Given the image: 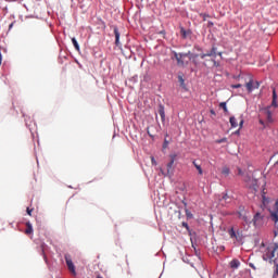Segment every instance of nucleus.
<instances>
[{"label": "nucleus", "mask_w": 278, "mask_h": 278, "mask_svg": "<svg viewBox=\"0 0 278 278\" xmlns=\"http://www.w3.org/2000/svg\"><path fill=\"white\" fill-rule=\"evenodd\" d=\"M174 58L178 66H188V64H190V60L197 64V58H199V54H192L190 51L188 53L174 52Z\"/></svg>", "instance_id": "f257e3e1"}, {"label": "nucleus", "mask_w": 278, "mask_h": 278, "mask_svg": "<svg viewBox=\"0 0 278 278\" xmlns=\"http://www.w3.org/2000/svg\"><path fill=\"white\" fill-rule=\"evenodd\" d=\"M273 108H277V91L273 90V101L271 105L263 109V114L267 123H273Z\"/></svg>", "instance_id": "f03ea898"}, {"label": "nucleus", "mask_w": 278, "mask_h": 278, "mask_svg": "<svg viewBox=\"0 0 278 278\" xmlns=\"http://www.w3.org/2000/svg\"><path fill=\"white\" fill-rule=\"evenodd\" d=\"M244 182H245L247 188H249V190H251V192H257V188H260L257 179H255L251 176H245Z\"/></svg>", "instance_id": "7ed1b4c3"}, {"label": "nucleus", "mask_w": 278, "mask_h": 278, "mask_svg": "<svg viewBox=\"0 0 278 278\" xmlns=\"http://www.w3.org/2000/svg\"><path fill=\"white\" fill-rule=\"evenodd\" d=\"M65 262L70 273H72L74 277H77V271L75 270V264H73V258L71 257V254H65Z\"/></svg>", "instance_id": "20e7f679"}, {"label": "nucleus", "mask_w": 278, "mask_h": 278, "mask_svg": "<svg viewBox=\"0 0 278 278\" xmlns=\"http://www.w3.org/2000/svg\"><path fill=\"white\" fill-rule=\"evenodd\" d=\"M270 218L274 220L276 227H278V199L276 200L274 207L269 210Z\"/></svg>", "instance_id": "39448f33"}, {"label": "nucleus", "mask_w": 278, "mask_h": 278, "mask_svg": "<svg viewBox=\"0 0 278 278\" xmlns=\"http://www.w3.org/2000/svg\"><path fill=\"white\" fill-rule=\"evenodd\" d=\"M252 223H253L254 227H262V225H264V215H262V213L257 212L254 215Z\"/></svg>", "instance_id": "423d86ee"}, {"label": "nucleus", "mask_w": 278, "mask_h": 278, "mask_svg": "<svg viewBox=\"0 0 278 278\" xmlns=\"http://www.w3.org/2000/svg\"><path fill=\"white\" fill-rule=\"evenodd\" d=\"M275 253H277V247L270 245L266 249L265 257H267V260H275Z\"/></svg>", "instance_id": "0eeeda50"}, {"label": "nucleus", "mask_w": 278, "mask_h": 278, "mask_svg": "<svg viewBox=\"0 0 278 278\" xmlns=\"http://www.w3.org/2000/svg\"><path fill=\"white\" fill-rule=\"evenodd\" d=\"M245 88L248 92H251L252 90H257V88H260V81H253V79H250L249 83L245 84Z\"/></svg>", "instance_id": "6e6552de"}, {"label": "nucleus", "mask_w": 278, "mask_h": 278, "mask_svg": "<svg viewBox=\"0 0 278 278\" xmlns=\"http://www.w3.org/2000/svg\"><path fill=\"white\" fill-rule=\"evenodd\" d=\"M169 157H170V162L167 164V175H173V165L175 164L177 154H170Z\"/></svg>", "instance_id": "1a4fd4ad"}, {"label": "nucleus", "mask_w": 278, "mask_h": 278, "mask_svg": "<svg viewBox=\"0 0 278 278\" xmlns=\"http://www.w3.org/2000/svg\"><path fill=\"white\" fill-rule=\"evenodd\" d=\"M216 47H213L210 52L200 54L201 60H205V58H216Z\"/></svg>", "instance_id": "9d476101"}, {"label": "nucleus", "mask_w": 278, "mask_h": 278, "mask_svg": "<svg viewBox=\"0 0 278 278\" xmlns=\"http://www.w3.org/2000/svg\"><path fill=\"white\" fill-rule=\"evenodd\" d=\"M228 233L230 238H235L237 242H242V235H240V232L236 233V230H233V228H230Z\"/></svg>", "instance_id": "9b49d317"}, {"label": "nucleus", "mask_w": 278, "mask_h": 278, "mask_svg": "<svg viewBox=\"0 0 278 278\" xmlns=\"http://www.w3.org/2000/svg\"><path fill=\"white\" fill-rule=\"evenodd\" d=\"M113 31L115 35V46L121 47V31H118V27L115 26Z\"/></svg>", "instance_id": "f8f14e48"}, {"label": "nucleus", "mask_w": 278, "mask_h": 278, "mask_svg": "<svg viewBox=\"0 0 278 278\" xmlns=\"http://www.w3.org/2000/svg\"><path fill=\"white\" fill-rule=\"evenodd\" d=\"M159 115L161 116L162 122L164 123L166 121V113L164 111V105H159Z\"/></svg>", "instance_id": "ddd939ff"}, {"label": "nucleus", "mask_w": 278, "mask_h": 278, "mask_svg": "<svg viewBox=\"0 0 278 278\" xmlns=\"http://www.w3.org/2000/svg\"><path fill=\"white\" fill-rule=\"evenodd\" d=\"M25 233H26V236L34 233V227L31 226V223H29V222L26 223Z\"/></svg>", "instance_id": "4468645a"}, {"label": "nucleus", "mask_w": 278, "mask_h": 278, "mask_svg": "<svg viewBox=\"0 0 278 278\" xmlns=\"http://www.w3.org/2000/svg\"><path fill=\"white\" fill-rule=\"evenodd\" d=\"M239 218H241V220L244 222L245 225H249L251 223L249 217L244 213H242V212L239 213Z\"/></svg>", "instance_id": "2eb2a0df"}, {"label": "nucleus", "mask_w": 278, "mask_h": 278, "mask_svg": "<svg viewBox=\"0 0 278 278\" xmlns=\"http://www.w3.org/2000/svg\"><path fill=\"white\" fill-rule=\"evenodd\" d=\"M230 268H233V269L240 268V261H238L237 258L232 260L230 262Z\"/></svg>", "instance_id": "dca6fc26"}, {"label": "nucleus", "mask_w": 278, "mask_h": 278, "mask_svg": "<svg viewBox=\"0 0 278 278\" xmlns=\"http://www.w3.org/2000/svg\"><path fill=\"white\" fill-rule=\"evenodd\" d=\"M194 168H197L199 175H203V168L201 167V165H199V163H197V161L192 162Z\"/></svg>", "instance_id": "f3484780"}, {"label": "nucleus", "mask_w": 278, "mask_h": 278, "mask_svg": "<svg viewBox=\"0 0 278 278\" xmlns=\"http://www.w3.org/2000/svg\"><path fill=\"white\" fill-rule=\"evenodd\" d=\"M229 123H230V125H231L232 128L238 127V119H236V117L231 116V117L229 118Z\"/></svg>", "instance_id": "a211bd4d"}, {"label": "nucleus", "mask_w": 278, "mask_h": 278, "mask_svg": "<svg viewBox=\"0 0 278 278\" xmlns=\"http://www.w3.org/2000/svg\"><path fill=\"white\" fill-rule=\"evenodd\" d=\"M72 42H73V46L76 49V51H80L79 43L77 42V39L75 37L72 38Z\"/></svg>", "instance_id": "6ab92c4d"}, {"label": "nucleus", "mask_w": 278, "mask_h": 278, "mask_svg": "<svg viewBox=\"0 0 278 278\" xmlns=\"http://www.w3.org/2000/svg\"><path fill=\"white\" fill-rule=\"evenodd\" d=\"M219 108H222L224 110V112H226V113L229 112V110H227V102H220Z\"/></svg>", "instance_id": "aec40b11"}, {"label": "nucleus", "mask_w": 278, "mask_h": 278, "mask_svg": "<svg viewBox=\"0 0 278 278\" xmlns=\"http://www.w3.org/2000/svg\"><path fill=\"white\" fill-rule=\"evenodd\" d=\"M274 268H275V270H274L273 278H277L278 277V263H275Z\"/></svg>", "instance_id": "412c9836"}, {"label": "nucleus", "mask_w": 278, "mask_h": 278, "mask_svg": "<svg viewBox=\"0 0 278 278\" xmlns=\"http://www.w3.org/2000/svg\"><path fill=\"white\" fill-rule=\"evenodd\" d=\"M266 193L265 192H263V195H262V199H263V205L264 206H266V204L267 203H269V200H268V198H266V195H265Z\"/></svg>", "instance_id": "4be33fe9"}, {"label": "nucleus", "mask_w": 278, "mask_h": 278, "mask_svg": "<svg viewBox=\"0 0 278 278\" xmlns=\"http://www.w3.org/2000/svg\"><path fill=\"white\" fill-rule=\"evenodd\" d=\"M223 201H231V198L229 197V194L224 193V195L222 197Z\"/></svg>", "instance_id": "5701e85b"}, {"label": "nucleus", "mask_w": 278, "mask_h": 278, "mask_svg": "<svg viewBox=\"0 0 278 278\" xmlns=\"http://www.w3.org/2000/svg\"><path fill=\"white\" fill-rule=\"evenodd\" d=\"M213 62V66H215V68H218V66H220V63L217 62L215 59H212Z\"/></svg>", "instance_id": "b1692460"}, {"label": "nucleus", "mask_w": 278, "mask_h": 278, "mask_svg": "<svg viewBox=\"0 0 278 278\" xmlns=\"http://www.w3.org/2000/svg\"><path fill=\"white\" fill-rule=\"evenodd\" d=\"M223 142H227V138H222V139L216 140L217 144H223Z\"/></svg>", "instance_id": "393cba45"}, {"label": "nucleus", "mask_w": 278, "mask_h": 278, "mask_svg": "<svg viewBox=\"0 0 278 278\" xmlns=\"http://www.w3.org/2000/svg\"><path fill=\"white\" fill-rule=\"evenodd\" d=\"M222 174H223V175H226V176L229 175V169H228V167H224L223 170H222Z\"/></svg>", "instance_id": "a878e982"}, {"label": "nucleus", "mask_w": 278, "mask_h": 278, "mask_svg": "<svg viewBox=\"0 0 278 278\" xmlns=\"http://www.w3.org/2000/svg\"><path fill=\"white\" fill-rule=\"evenodd\" d=\"M243 125H244V118H242V116H241V119H240V123H239L240 129H242Z\"/></svg>", "instance_id": "bb28decb"}, {"label": "nucleus", "mask_w": 278, "mask_h": 278, "mask_svg": "<svg viewBox=\"0 0 278 278\" xmlns=\"http://www.w3.org/2000/svg\"><path fill=\"white\" fill-rule=\"evenodd\" d=\"M151 162L153 166H157V161H155V157L151 156Z\"/></svg>", "instance_id": "cd10ccee"}, {"label": "nucleus", "mask_w": 278, "mask_h": 278, "mask_svg": "<svg viewBox=\"0 0 278 278\" xmlns=\"http://www.w3.org/2000/svg\"><path fill=\"white\" fill-rule=\"evenodd\" d=\"M178 80H179L180 85L184 86V84H185L184 77L182 76H178Z\"/></svg>", "instance_id": "c85d7f7f"}, {"label": "nucleus", "mask_w": 278, "mask_h": 278, "mask_svg": "<svg viewBox=\"0 0 278 278\" xmlns=\"http://www.w3.org/2000/svg\"><path fill=\"white\" fill-rule=\"evenodd\" d=\"M26 212H27L28 216H31V212H34V208L27 207V208H26Z\"/></svg>", "instance_id": "c756f323"}, {"label": "nucleus", "mask_w": 278, "mask_h": 278, "mask_svg": "<svg viewBox=\"0 0 278 278\" xmlns=\"http://www.w3.org/2000/svg\"><path fill=\"white\" fill-rule=\"evenodd\" d=\"M168 147V140H164V143H163V149H166Z\"/></svg>", "instance_id": "7c9ffc66"}, {"label": "nucleus", "mask_w": 278, "mask_h": 278, "mask_svg": "<svg viewBox=\"0 0 278 278\" xmlns=\"http://www.w3.org/2000/svg\"><path fill=\"white\" fill-rule=\"evenodd\" d=\"M202 16H203V21H207V18H210V15L207 14H202Z\"/></svg>", "instance_id": "2f4dec72"}, {"label": "nucleus", "mask_w": 278, "mask_h": 278, "mask_svg": "<svg viewBox=\"0 0 278 278\" xmlns=\"http://www.w3.org/2000/svg\"><path fill=\"white\" fill-rule=\"evenodd\" d=\"M231 88H242V85H240V84L232 85Z\"/></svg>", "instance_id": "473e14b6"}, {"label": "nucleus", "mask_w": 278, "mask_h": 278, "mask_svg": "<svg viewBox=\"0 0 278 278\" xmlns=\"http://www.w3.org/2000/svg\"><path fill=\"white\" fill-rule=\"evenodd\" d=\"M12 27H14V22H12V23L9 25V31L12 29Z\"/></svg>", "instance_id": "72a5a7b5"}, {"label": "nucleus", "mask_w": 278, "mask_h": 278, "mask_svg": "<svg viewBox=\"0 0 278 278\" xmlns=\"http://www.w3.org/2000/svg\"><path fill=\"white\" fill-rule=\"evenodd\" d=\"M210 112H211L212 116H216V111L211 110Z\"/></svg>", "instance_id": "f704fd0d"}, {"label": "nucleus", "mask_w": 278, "mask_h": 278, "mask_svg": "<svg viewBox=\"0 0 278 278\" xmlns=\"http://www.w3.org/2000/svg\"><path fill=\"white\" fill-rule=\"evenodd\" d=\"M260 125H263V127H266V125L264 124L263 119L258 121Z\"/></svg>", "instance_id": "c9c22d12"}, {"label": "nucleus", "mask_w": 278, "mask_h": 278, "mask_svg": "<svg viewBox=\"0 0 278 278\" xmlns=\"http://www.w3.org/2000/svg\"><path fill=\"white\" fill-rule=\"evenodd\" d=\"M1 62H3V55L0 52V66H1Z\"/></svg>", "instance_id": "e433bc0d"}, {"label": "nucleus", "mask_w": 278, "mask_h": 278, "mask_svg": "<svg viewBox=\"0 0 278 278\" xmlns=\"http://www.w3.org/2000/svg\"><path fill=\"white\" fill-rule=\"evenodd\" d=\"M182 227H185L186 229H188V223H182Z\"/></svg>", "instance_id": "4c0bfd02"}, {"label": "nucleus", "mask_w": 278, "mask_h": 278, "mask_svg": "<svg viewBox=\"0 0 278 278\" xmlns=\"http://www.w3.org/2000/svg\"><path fill=\"white\" fill-rule=\"evenodd\" d=\"M181 34H182L184 38H186V30L181 29Z\"/></svg>", "instance_id": "58836bf2"}, {"label": "nucleus", "mask_w": 278, "mask_h": 278, "mask_svg": "<svg viewBox=\"0 0 278 278\" xmlns=\"http://www.w3.org/2000/svg\"><path fill=\"white\" fill-rule=\"evenodd\" d=\"M238 175H242V169L238 168Z\"/></svg>", "instance_id": "ea45409f"}, {"label": "nucleus", "mask_w": 278, "mask_h": 278, "mask_svg": "<svg viewBox=\"0 0 278 278\" xmlns=\"http://www.w3.org/2000/svg\"><path fill=\"white\" fill-rule=\"evenodd\" d=\"M217 55H219V58H223V52H218Z\"/></svg>", "instance_id": "a19ab883"}, {"label": "nucleus", "mask_w": 278, "mask_h": 278, "mask_svg": "<svg viewBox=\"0 0 278 278\" xmlns=\"http://www.w3.org/2000/svg\"><path fill=\"white\" fill-rule=\"evenodd\" d=\"M186 214L188 217L192 216L191 214L188 213V210H186Z\"/></svg>", "instance_id": "79ce46f5"}, {"label": "nucleus", "mask_w": 278, "mask_h": 278, "mask_svg": "<svg viewBox=\"0 0 278 278\" xmlns=\"http://www.w3.org/2000/svg\"><path fill=\"white\" fill-rule=\"evenodd\" d=\"M45 261L47 262V255H43Z\"/></svg>", "instance_id": "37998d69"}, {"label": "nucleus", "mask_w": 278, "mask_h": 278, "mask_svg": "<svg viewBox=\"0 0 278 278\" xmlns=\"http://www.w3.org/2000/svg\"><path fill=\"white\" fill-rule=\"evenodd\" d=\"M97 278H103L102 276H97Z\"/></svg>", "instance_id": "c03bdc74"}, {"label": "nucleus", "mask_w": 278, "mask_h": 278, "mask_svg": "<svg viewBox=\"0 0 278 278\" xmlns=\"http://www.w3.org/2000/svg\"><path fill=\"white\" fill-rule=\"evenodd\" d=\"M210 25H214V23H210Z\"/></svg>", "instance_id": "a18cd8bd"}]
</instances>
